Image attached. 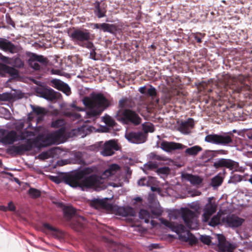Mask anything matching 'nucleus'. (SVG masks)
I'll use <instances>...</instances> for the list:
<instances>
[{"instance_id": "obj_1", "label": "nucleus", "mask_w": 252, "mask_h": 252, "mask_svg": "<svg viewBox=\"0 0 252 252\" xmlns=\"http://www.w3.org/2000/svg\"><path fill=\"white\" fill-rule=\"evenodd\" d=\"M120 170V165L115 163L111 164L103 172V177H100L95 174H92L93 169L92 168L87 167L74 174L64 177L63 182L73 188L94 187L103 189L106 187V186L104 184V178L113 176L117 177Z\"/></svg>"}, {"instance_id": "obj_2", "label": "nucleus", "mask_w": 252, "mask_h": 252, "mask_svg": "<svg viewBox=\"0 0 252 252\" xmlns=\"http://www.w3.org/2000/svg\"><path fill=\"white\" fill-rule=\"evenodd\" d=\"M168 217L170 221L163 218H160V222L168 227L172 231L175 232L178 235L179 240L191 243L195 242V238L192 237L191 234L186 230L183 224L172 221V220H178L182 218L187 227L190 229H195L198 227V223L194 212L188 208H182L180 211L178 210L170 211L168 213Z\"/></svg>"}, {"instance_id": "obj_3", "label": "nucleus", "mask_w": 252, "mask_h": 252, "mask_svg": "<svg viewBox=\"0 0 252 252\" xmlns=\"http://www.w3.org/2000/svg\"><path fill=\"white\" fill-rule=\"evenodd\" d=\"M82 101L88 108L87 110L77 107L74 103L71 104V107L78 111L82 112L83 114H75V117L85 122L94 121L109 105L107 99L100 93L92 94L91 98L84 97Z\"/></svg>"}, {"instance_id": "obj_4", "label": "nucleus", "mask_w": 252, "mask_h": 252, "mask_svg": "<svg viewBox=\"0 0 252 252\" xmlns=\"http://www.w3.org/2000/svg\"><path fill=\"white\" fill-rule=\"evenodd\" d=\"M3 137L0 140V142L4 145H12L14 143L25 140L24 144L18 145H12L6 150V152L12 156L21 155L25 152L32 150L33 144L31 139L27 138L28 136L33 135L32 131H26L18 133L16 131L12 130L8 131L5 129Z\"/></svg>"}, {"instance_id": "obj_5", "label": "nucleus", "mask_w": 252, "mask_h": 252, "mask_svg": "<svg viewBox=\"0 0 252 252\" xmlns=\"http://www.w3.org/2000/svg\"><path fill=\"white\" fill-rule=\"evenodd\" d=\"M134 103L126 98L119 101L120 109L117 111L115 118L123 124H132L137 126L141 123L142 119L138 114L131 109Z\"/></svg>"}, {"instance_id": "obj_6", "label": "nucleus", "mask_w": 252, "mask_h": 252, "mask_svg": "<svg viewBox=\"0 0 252 252\" xmlns=\"http://www.w3.org/2000/svg\"><path fill=\"white\" fill-rule=\"evenodd\" d=\"M63 212L64 217L66 220L72 219L70 223L72 228L77 231H80L85 227L87 220L84 217L77 215L75 210L72 206L64 207Z\"/></svg>"}, {"instance_id": "obj_7", "label": "nucleus", "mask_w": 252, "mask_h": 252, "mask_svg": "<svg viewBox=\"0 0 252 252\" xmlns=\"http://www.w3.org/2000/svg\"><path fill=\"white\" fill-rule=\"evenodd\" d=\"M69 36L72 41L81 47H93V43L89 41L91 33L88 30L75 29L69 33Z\"/></svg>"}, {"instance_id": "obj_8", "label": "nucleus", "mask_w": 252, "mask_h": 252, "mask_svg": "<svg viewBox=\"0 0 252 252\" xmlns=\"http://www.w3.org/2000/svg\"><path fill=\"white\" fill-rule=\"evenodd\" d=\"M231 133H223L221 134H210L206 135L205 137V141L211 144L227 146L232 143V136Z\"/></svg>"}, {"instance_id": "obj_9", "label": "nucleus", "mask_w": 252, "mask_h": 252, "mask_svg": "<svg viewBox=\"0 0 252 252\" xmlns=\"http://www.w3.org/2000/svg\"><path fill=\"white\" fill-rule=\"evenodd\" d=\"M219 80L225 89L230 88L238 91L241 90L238 85L240 80L238 76H232L228 73L223 72Z\"/></svg>"}, {"instance_id": "obj_10", "label": "nucleus", "mask_w": 252, "mask_h": 252, "mask_svg": "<svg viewBox=\"0 0 252 252\" xmlns=\"http://www.w3.org/2000/svg\"><path fill=\"white\" fill-rule=\"evenodd\" d=\"M125 137L129 143L135 144L144 143L147 139V135L142 131L130 129L126 131Z\"/></svg>"}, {"instance_id": "obj_11", "label": "nucleus", "mask_w": 252, "mask_h": 252, "mask_svg": "<svg viewBox=\"0 0 252 252\" xmlns=\"http://www.w3.org/2000/svg\"><path fill=\"white\" fill-rule=\"evenodd\" d=\"M213 166L217 169L226 168L230 170L237 171L239 168V163L228 158H217L213 163Z\"/></svg>"}, {"instance_id": "obj_12", "label": "nucleus", "mask_w": 252, "mask_h": 252, "mask_svg": "<svg viewBox=\"0 0 252 252\" xmlns=\"http://www.w3.org/2000/svg\"><path fill=\"white\" fill-rule=\"evenodd\" d=\"M93 10L94 15L98 18L106 17L107 12V4L103 0L96 1L93 3Z\"/></svg>"}, {"instance_id": "obj_13", "label": "nucleus", "mask_w": 252, "mask_h": 252, "mask_svg": "<svg viewBox=\"0 0 252 252\" xmlns=\"http://www.w3.org/2000/svg\"><path fill=\"white\" fill-rule=\"evenodd\" d=\"M93 29H99L103 32H107L115 34L118 31V26L115 24H110L105 23H94L92 24Z\"/></svg>"}, {"instance_id": "obj_14", "label": "nucleus", "mask_w": 252, "mask_h": 252, "mask_svg": "<svg viewBox=\"0 0 252 252\" xmlns=\"http://www.w3.org/2000/svg\"><path fill=\"white\" fill-rule=\"evenodd\" d=\"M118 150V146L117 143L113 140H110L104 143L100 153L103 156H110Z\"/></svg>"}, {"instance_id": "obj_15", "label": "nucleus", "mask_w": 252, "mask_h": 252, "mask_svg": "<svg viewBox=\"0 0 252 252\" xmlns=\"http://www.w3.org/2000/svg\"><path fill=\"white\" fill-rule=\"evenodd\" d=\"M50 85L54 88L62 91L66 95H69L71 94L70 88L68 84L60 79H52L50 82Z\"/></svg>"}, {"instance_id": "obj_16", "label": "nucleus", "mask_w": 252, "mask_h": 252, "mask_svg": "<svg viewBox=\"0 0 252 252\" xmlns=\"http://www.w3.org/2000/svg\"><path fill=\"white\" fill-rule=\"evenodd\" d=\"M217 205L215 203H213L210 200H209L203 209V214L202 220L204 222L208 221L210 217L217 210Z\"/></svg>"}, {"instance_id": "obj_17", "label": "nucleus", "mask_w": 252, "mask_h": 252, "mask_svg": "<svg viewBox=\"0 0 252 252\" xmlns=\"http://www.w3.org/2000/svg\"><path fill=\"white\" fill-rule=\"evenodd\" d=\"M218 248L220 252H233L234 247L233 245L226 240L225 237L220 234L218 235Z\"/></svg>"}, {"instance_id": "obj_18", "label": "nucleus", "mask_w": 252, "mask_h": 252, "mask_svg": "<svg viewBox=\"0 0 252 252\" xmlns=\"http://www.w3.org/2000/svg\"><path fill=\"white\" fill-rule=\"evenodd\" d=\"M0 60L3 62L9 64L15 68H21L24 65L23 61L18 57H14L12 58H10L3 56L0 53Z\"/></svg>"}, {"instance_id": "obj_19", "label": "nucleus", "mask_w": 252, "mask_h": 252, "mask_svg": "<svg viewBox=\"0 0 252 252\" xmlns=\"http://www.w3.org/2000/svg\"><path fill=\"white\" fill-rule=\"evenodd\" d=\"M36 92L39 94V96L46 100L52 101L56 98V95L54 91L49 88H37Z\"/></svg>"}, {"instance_id": "obj_20", "label": "nucleus", "mask_w": 252, "mask_h": 252, "mask_svg": "<svg viewBox=\"0 0 252 252\" xmlns=\"http://www.w3.org/2000/svg\"><path fill=\"white\" fill-rule=\"evenodd\" d=\"M0 49L12 54L18 52V48L16 46L10 41L2 38H0Z\"/></svg>"}, {"instance_id": "obj_21", "label": "nucleus", "mask_w": 252, "mask_h": 252, "mask_svg": "<svg viewBox=\"0 0 252 252\" xmlns=\"http://www.w3.org/2000/svg\"><path fill=\"white\" fill-rule=\"evenodd\" d=\"M244 221V219L235 215L228 216L226 219V222L228 225L232 228L239 227Z\"/></svg>"}, {"instance_id": "obj_22", "label": "nucleus", "mask_w": 252, "mask_h": 252, "mask_svg": "<svg viewBox=\"0 0 252 252\" xmlns=\"http://www.w3.org/2000/svg\"><path fill=\"white\" fill-rule=\"evenodd\" d=\"M183 147L184 146L181 144L167 141L162 142L160 144L161 148L167 152H171L176 149H182Z\"/></svg>"}, {"instance_id": "obj_23", "label": "nucleus", "mask_w": 252, "mask_h": 252, "mask_svg": "<svg viewBox=\"0 0 252 252\" xmlns=\"http://www.w3.org/2000/svg\"><path fill=\"white\" fill-rule=\"evenodd\" d=\"M194 126V121L192 118H189L187 121L182 122L179 126V130L184 134H188Z\"/></svg>"}, {"instance_id": "obj_24", "label": "nucleus", "mask_w": 252, "mask_h": 252, "mask_svg": "<svg viewBox=\"0 0 252 252\" xmlns=\"http://www.w3.org/2000/svg\"><path fill=\"white\" fill-rule=\"evenodd\" d=\"M118 215L122 217L131 216L134 217L136 215V213L134 210L131 207H119L117 209Z\"/></svg>"}, {"instance_id": "obj_25", "label": "nucleus", "mask_w": 252, "mask_h": 252, "mask_svg": "<svg viewBox=\"0 0 252 252\" xmlns=\"http://www.w3.org/2000/svg\"><path fill=\"white\" fill-rule=\"evenodd\" d=\"M156 181L155 178L153 177L149 176L148 178H142L138 181V185L140 186H147L151 187L153 191H155V188L153 186L155 184Z\"/></svg>"}, {"instance_id": "obj_26", "label": "nucleus", "mask_w": 252, "mask_h": 252, "mask_svg": "<svg viewBox=\"0 0 252 252\" xmlns=\"http://www.w3.org/2000/svg\"><path fill=\"white\" fill-rule=\"evenodd\" d=\"M37 139H38V140L42 142L41 145L43 147H46L48 146L54 144L53 143V141L51 138L50 133L45 135L42 134L39 135L37 137Z\"/></svg>"}, {"instance_id": "obj_27", "label": "nucleus", "mask_w": 252, "mask_h": 252, "mask_svg": "<svg viewBox=\"0 0 252 252\" xmlns=\"http://www.w3.org/2000/svg\"><path fill=\"white\" fill-rule=\"evenodd\" d=\"M202 150V148L198 145H195L190 148H187L185 151L186 155L190 156H195Z\"/></svg>"}, {"instance_id": "obj_28", "label": "nucleus", "mask_w": 252, "mask_h": 252, "mask_svg": "<svg viewBox=\"0 0 252 252\" xmlns=\"http://www.w3.org/2000/svg\"><path fill=\"white\" fill-rule=\"evenodd\" d=\"M32 59H34L35 62H37L40 64V66L42 67H45L48 63V60L46 58L42 55H38L35 53H32Z\"/></svg>"}, {"instance_id": "obj_29", "label": "nucleus", "mask_w": 252, "mask_h": 252, "mask_svg": "<svg viewBox=\"0 0 252 252\" xmlns=\"http://www.w3.org/2000/svg\"><path fill=\"white\" fill-rule=\"evenodd\" d=\"M186 178L193 185H198L202 182V179L200 177L190 174H186Z\"/></svg>"}, {"instance_id": "obj_30", "label": "nucleus", "mask_w": 252, "mask_h": 252, "mask_svg": "<svg viewBox=\"0 0 252 252\" xmlns=\"http://www.w3.org/2000/svg\"><path fill=\"white\" fill-rule=\"evenodd\" d=\"M88 129L85 126H82L77 128H74L72 130V134L76 136H80L81 137H84L86 135L87 133L85 131Z\"/></svg>"}, {"instance_id": "obj_31", "label": "nucleus", "mask_w": 252, "mask_h": 252, "mask_svg": "<svg viewBox=\"0 0 252 252\" xmlns=\"http://www.w3.org/2000/svg\"><path fill=\"white\" fill-rule=\"evenodd\" d=\"M50 134L54 144H58L60 143L61 138L63 136V131L61 129H59L50 133Z\"/></svg>"}, {"instance_id": "obj_32", "label": "nucleus", "mask_w": 252, "mask_h": 252, "mask_svg": "<svg viewBox=\"0 0 252 252\" xmlns=\"http://www.w3.org/2000/svg\"><path fill=\"white\" fill-rule=\"evenodd\" d=\"M139 217L140 220H144L146 223L149 222V220L152 218V216L150 213L144 209H141L139 213Z\"/></svg>"}, {"instance_id": "obj_33", "label": "nucleus", "mask_w": 252, "mask_h": 252, "mask_svg": "<svg viewBox=\"0 0 252 252\" xmlns=\"http://www.w3.org/2000/svg\"><path fill=\"white\" fill-rule=\"evenodd\" d=\"M158 166V164L157 161H150L144 165L143 170L146 174H148L147 170L157 169Z\"/></svg>"}, {"instance_id": "obj_34", "label": "nucleus", "mask_w": 252, "mask_h": 252, "mask_svg": "<svg viewBox=\"0 0 252 252\" xmlns=\"http://www.w3.org/2000/svg\"><path fill=\"white\" fill-rule=\"evenodd\" d=\"M222 182L223 178L221 176L220 174H219L212 179L211 185L214 188H217L221 185Z\"/></svg>"}, {"instance_id": "obj_35", "label": "nucleus", "mask_w": 252, "mask_h": 252, "mask_svg": "<svg viewBox=\"0 0 252 252\" xmlns=\"http://www.w3.org/2000/svg\"><path fill=\"white\" fill-rule=\"evenodd\" d=\"M221 214L218 212L217 214L212 217L209 221L208 224L210 226L215 227L220 223Z\"/></svg>"}, {"instance_id": "obj_36", "label": "nucleus", "mask_w": 252, "mask_h": 252, "mask_svg": "<svg viewBox=\"0 0 252 252\" xmlns=\"http://www.w3.org/2000/svg\"><path fill=\"white\" fill-rule=\"evenodd\" d=\"M143 132L147 135L148 132H153L155 130L154 125L150 123H144L142 124Z\"/></svg>"}, {"instance_id": "obj_37", "label": "nucleus", "mask_w": 252, "mask_h": 252, "mask_svg": "<svg viewBox=\"0 0 252 252\" xmlns=\"http://www.w3.org/2000/svg\"><path fill=\"white\" fill-rule=\"evenodd\" d=\"M170 172V169L168 167H163L158 168L157 169V173L161 178H164L165 176L168 175Z\"/></svg>"}, {"instance_id": "obj_38", "label": "nucleus", "mask_w": 252, "mask_h": 252, "mask_svg": "<svg viewBox=\"0 0 252 252\" xmlns=\"http://www.w3.org/2000/svg\"><path fill=\"white\" fill-rule=\"evenodd\" d=\"M29 63L30 66L34 70H38L43 68L38 63L35 62L34 59H32V56L30 57L29 60Z\"/></svg>"}, {"instance_id": "obj_39", "label": "nucleus", "mask_w": 252, "mask_h": 252, "mask_svg": "<svg viewBox=\"0 0 252 252\" xmlns=\"http://www.w3.org/2000/svg\"><path fill=\"white\" fill-rule=\"evenodd\" d=\"M4 71L12 77H16L19 74V71L15 69L14 67L5 66L4 67Z\"/></svg>"}, {"instance_id": "obj_40", "label": "nucleus", "mask_w": 252, "mask_h": 252, "mask_svg": "<svg viewBox=\"0 0 252 252\" xmlns=\"http://www.w3.org/2000/svg\"><path fill=\"white\" fill-rule=\"evenodd\" d=\"M151 212L154 218H158L161 215L163 210L160 207H152Z\"/></svg>"}, {"instance_id": "obj_41", "label": "nucleus", "mask_w": 252, "mask_h": 252, "mask_svg": "<svg viewBox=\"0 0 252 252\" xmlns=\"http://www.w3.org/2000/svg\"><path fill=\"white\" fill-rule=\"evenodd\" d=\"M31 106L32 109V112L34 113L35 114L43 115L45 114V108L39 106H35L32 105H31Z\"/></svg>"}, {"instance_id": "obj_42", "label": "nucleus", "mask_w": 252, "mask_h": 252, "mask_svg": "<svg viewBox=\"0 0 252 252\" xmlns=\"http://www.w3.org/2000/svg\"><path fill=\"white\" fill-rule=\"evenodd\" d=\"M107 199V198H105L104 199L94 198L92 200V204H96L101 207H105L106 206V200Z\"/></svg>"}, {"instance_id": "obj_43", "label": "nucleus", "mask_w": 252, "mask_h": 252, "mask_svg": "<svg viewBox=\"0 0 252 252\" xmlns=\"http://www.w3.org/2000/svg\"><path fill=\"white\" fill-rule=\"evenodd\" d=\"M28 193L32 198H37L41 195L40 191L34 188H30L28 191Z\"/></svg>"}, {"instance_id": "obj_44", "label": "nucleus", "mask_w": 252, "mask_h": 252, "mask_svg": "<svg viewBox=\"0 0 252 252\" xmlns=\"http://www.w3.org/2000/svg\"><path fill=\"white\" fill-rule=\"evenodd\" d=\"M242 177L238 174H234L230 176L228 183L236 184L242 181Z\"/></svg>"}, {"instance_id": "obj_45", "label": "nucleus", "mask_w": 252, "mask_h": 252, "mask_svg": "<svg viewBox=\"0 0 252 252\" xmlns=\"http://www.w3.org/2000/svg\"><path fill=\"white\" fill-rule=\"evenodd\" d=\"M103 121L106 124V125L110 126H114L116 123L115 121L109 115H106L103 117Z\"/></svg>"}, {"instance_id": "obj_46", "label": "nucleus", "mask_w": 252, "mask_h": 252, "mask_svg": "<svg viewBox=\"0 0 252 252\" xmlns=\"http://www.w3.org/2000/svg\"><path fill=\"white\" fill-rule=\"evenodd\" d=\"M65 122L63 119H57L52 122L51 126L54 128H59L61 126H64Z\"/></svg>"}, {"instance_id": "obj_47", "label": "nucleus", "mask_w": 252, "mask_h": 252, "mask_svg": "<svg viewBox=\"0 0 252 252\" xmlns=\"http://www.w3.org/2000/svg\"><path fill=\"white\" fill-rule=\"evenodd\" d=\"M157 95V91L155 87L152 85H150L149 88L146 91V95L151 97H154Z\"/></svg>"}, {"instance_id": "obj_48", "label": "nucleus", "mask_w": 252, "mask_h": 252, "mask_svg": "<svg viewBox=\"0 0 252 252\" xmlns=\"http://www.w3.org/2000/svg\"><path fill=\"white\" fill-rule=\"evenodd\" d=\"M90 50V58L94 61L98 60V56L96 55L95 53V48L93 44V47L91 48H88Z\"/></svg>"}, {"instance_id": "obj_49", "label": "nucleus", "mask_w": 252, "mask_h": 252, "mask_svg": "<svg viewBox=\"0 0 252 252\" xmlns=\"http://www.w3.org/2000/svg\"><path fill=\"white\" fill-rule=\"evenodd\" d=\"M200 241L206 245H210L211 242V237L207 235H201L200 237Z\"/></svg>"}, {"instance_id": "obj_50", "label": "nucleus", "mask_w": 252, "mask_h": 252, "mask_svg": "<svg viewBox=\"0 0 252 252\" xmlns=\"http://www.w3.org/2000/svg\"><path fill=\"white\" fill-rule=\"evenodd\" d=\"M228 151L224 150H219L216 151H212V155L213 156H217L218 155H226Z\"/></svg>"}, {"instance_id": "obj_51", "label": "nucleus", "mask_w": 252, "mask_h": 252, "mask_svg": "<svg viewBox=\"0 0 252 252\" xmlns=\"http://www.w3.org/2000/svg\"><path fill=\"white\" fill-rule=\"evenodd\" d=\"M211 153H212V151L206 150L201 155V158L203 160L207 161L210 158Z\"/></svg>"}, {"instance_id": "obj_52", "label": "nucleus", "mask_w": 252, "mask_h": 252, "mask_svg": "<svg viewBox=\"0 0 252 252\" xmlns=\"http://www.w3.org/2000/svg\"><path fill=\"white\" fill-rule=\"evenodd\" d=\"M43 226L46 229H47L50 231H51L53 232H57V230L56 228L53 227L52 225H51L49 223H45L43 224Z\"/></svg>"}, {"instance_id": "obj_53", "label": "nucleus", "mask_w": 252, "mask_h": 252, "mask_svg": "<svg viewBox=\"0 0 252 252\" xmlns=\"http://www.w3.org/2000/svg\"><path fill=\"white\" fill-rule=\"evenodd\" d=\"M9 98V95L7 94L3 93L0 94V101L7 100Z\"/></svg>"}, {"instance_id": "obj_54", "label": "nucleus", "mask_w": 252, "mask_h": 252, "mask_svg": "<svg viewBox=\"0 0 252 252\" xmlns=\"http://www.w3.org/2000/svg\"><path fill=\"white\" fill-rule=\"evenodd\" d=\"M7 207V210H8L9 211H13L15 210V207L13 204L12 202H10L8 204V206Z\"/></svg>"}, {"instance_id": "obj_55", "label": "nucleus", "mask_w": 252, "mask_h": 252, "mask_svg": "<svg viewBox=\"0 0 252 252\" xmlns=\"http://www.w3.org/2000/svg\"><path fill=\"white\" fill-rule=\"evenodd\" d=\"M6 19H7V23H8L9 25H11L12 27H15V23L12 20V19L10 18V16H6Z\"/></svg>"}, {"instance_id": "obj_56", "label": "nucleus", "mask_w": 252, "mask_h": 252, "mask_svg": "<svg viewBox=\"0 0 252 252\" xmlns=\"http://www.w3.org/2000/svg\"><path fill=\"white\" fill-rule=\"evenodd\" d=\"M193 37L197 43H201L202 42V37L199 36L198 34H194Z\"/></svg>"}, {"instance_id": "obj_57", "label": "nucleus", "mask_w": 252, "mask_h": 252, "mask_svg": "<svg viewBox=\"0 0 252 252\" xmlns=\"http://www.w3.org/2000/svg\"><path fill=\"white\" fill-rule=\"evenodd\" d=\"M51 179L57 184H60L61 182V179L58 177L52 176Z\"/></svg>"}, {"instance_id": "obj_58", "label": "nucleus", "mask_w": 252, "mask_h": 252, "mask_svg": "<svg viewBox=\"0 0 252 252\" xmlns=\"http://www.w3.org/2000/svg\"><path fill=\"white\" fill-rule=\"evenodd\" d=\"M146 86H143L139 88V91L141 94H142L144 95H146Z\"/></svg>"}, {"instance_id": "obj_59", "label": "nucleus", "mask_w": 252, "mask_h": 252, "mask_svg": "<svg viewBox=\"0 0 252 252\" xmlns=\"http://www.w3.org/2000/svg\"><path fill=\"white\" fill-rule=\"evenodd\" d=\"M5 129L3 128H0V140L3 137V134H4Z\"/></svg>"}, {"instance_id": "obj_60", "label": "nucleus", "mask_w": 252, "mask_h": 252, "mask_svg": "<svg viewBox=\"0 0 252 252\" xmlns=\"http://www.w3.org/2000/svg\"><path fill=\"white\" fill-rule=\"evenodd\" d=\"M156 154L155 153H151L149 154V158L151 159H155Z\"/></svg>"}, {"instance_id": "obj_61", "label": "nucleus", "mask_w": 252, "mask_h": 252, "mask_svg": "<svg viewBox=\"0 0 252 252\" xmlns=\"http://www.w3.org/2000/svg\"><path fill=\"white\" fill-rule=\"evenodd\" d=\"M134 200L136 202H141V201H142V198L141 197H136L134 198Z\"/></svg>"}, {"instance_id": "obj_62", "label": "nucleus", "mask_w": 252, "mask_h": 252, "mask_svg": "<svg viewBox=\"0 0 252 252\" xmlns=\"http://www.w3.org/2000/svg\"><path fill=\"white\" fill-rule=\"evenodd\" d=\"M0 210L3 211H6L7 207L4 206H0Z\"/></svg>"}, {"instance_id": "obj_63", "label": "nucleus", "mask_w": 252, "mask_h": 252, "mask_svg": "<svg viewBox=\"0 0 252 252\" xmlns=\"http://www.w3.org/2000/svg\"><path fill=\"white\" fill-rule=\"evenodd\" d=\"M155 159H156L158 161H160L162 159V158L160 156L156 155Z\"/></svg>"}, {"instance_id": "obj_64", "label": "nucleus", "mask_w": 252, "mask_h": 252, "mask_svg": "<svg viewBox=\"0 0 252 252\" xmlns=\"http://www.w3.org/2000/svg\"><path fill=\"white\" fill-rule=\"evenodd\" d=\"M151 224L153 226H155L157 225V223L154 220H151Z\"/></svg>"}]
</instances>
